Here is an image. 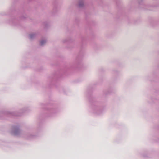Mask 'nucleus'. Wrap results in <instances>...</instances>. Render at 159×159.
Masks as SVG:
<instances>
[{
  "mask_svg": "<svg viewBox=\"0 0 159 159\" xmlns=\"http://www.w3.org/2000/svg\"><path fill=\"white\" fill-rule=\"evenodd\" d=\"M45 43V42L44 41H42L40 42L41 45H42L43 44Z\"/></svg>",
  "mask_w": 159,
  "mask_h": 159,
  "instance_id": "obj_1",
  "label": "nucleus"
}]
</instances>
